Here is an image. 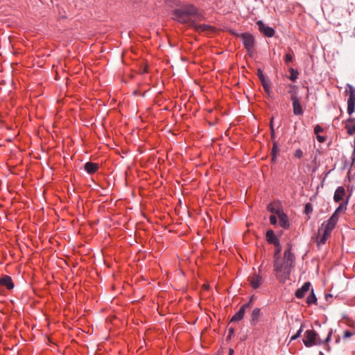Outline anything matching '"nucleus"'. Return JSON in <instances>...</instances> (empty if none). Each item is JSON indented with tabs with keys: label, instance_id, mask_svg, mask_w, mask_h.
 Here are the masks:
<instances>
[{
	"label": "nucleus",
	"instance_id": "1",
	"mask_svg": "<svg viewBox=\"0 0 355 355\" xmlns=\"http://www.w3.org/2000/svg\"><path fill=\"white\" fill-rule=\"evenodd\" d=\"M173 19L180 23L187 24L196 31H209L211 26L206 24H198L197 22L205 19L202 11L191 4H187L173 11Z\"/></svg>",
	"mask_w": 355,
	"mask_h": 355
},
{
	"label": "nucleus",
	"instance_id": "2",
	"mask_svg": "<svg viewBox=\"0 0 355 355\" xmlns=\"http://www.w3.org/2000/svg\"><path fill=\"white\" fill-rule=\"evenodd\" d=\"M345 209L346 205L340 204L329 220L322 224L321 227L318 230V234L317 236V243L318 246L324 245L326 243L327 239L329 238L332 230L338 223L340 213Z\"/></svg>",
	"mask_w": 355,
	"mask_h": 355
},
{
	"label": "nucleus",
	"instance_id": "3",
	"mask_svg": "<svg viewBox=\"0 0 355 355\" xmlns=\"http://www.w3.org/2000/svg\"><path fill=\"white\" fill-rule=\"evenodd\" d=\"M294 259V254L288 249L284 252L283 263L275 261L274 268L277 272V277L280 282H284L288 278Z\"/></svg>",
	"mask_w": 355,
	"mask_h": 355
},
{
	"label": "nucleus",
	"instance_id": "4",
	"mask_svg": "<svg viewBox=\"0 0 355 355\" xmlns=\"http://www.w3.org/2000/svg\"><path fill=\"white\" fill-rule=\"evenodd\" d=\"M331 335L332 330L330 329L326 339L322 340L318 337V334L313 329L307 330L304 333L303 343L307 347H311L314 345H321L325 343H328L331 340Z\"/></svg>",
	"mask_w": 355,
	"mask_h": 355
},
{
	"label": "nucleus",
	"instance_id": "5",
	"mask_svg": "<svg viewBox=\"0 0 355 355\" xmlns=\"http://www.w3.org/2000/svg\"><path fill=\"white\" fill-rule=\"evenodd\" d=\"M346 92L349 94L347 100V113L351 115L355 110V89L353 86L348 85Z\"/></svg>",
	"mask_w": 355,
	"mask_h": 355
},
{
	"label": "nucleus",
	"instance_id": "6",
	"mask_svg": "<svg viewBox=\"0 0 355 355\" xmlns=\"http://www.w3.org/2000/svg\"><path fill=\"white\" fill-rule=\"evenodd\" d=\"M257 25L258 26L259 31L266 37H271L275 35V30L272 28L265 24L263 21L259 20L257 21Z\"/></svg>",
	"mask_w": 355,
	"mask_h": 355
},
{
	"label": "nucleus",
	"instance_id": "7",
	"mask_svg": "<svg viewBox=\"0 0 355 355\" xmlns=\"http://www.w3.org/2000/svg\"><path fill=\"white\" fill-rule=\"evenodd\" d=\"M243 45L247 51H251L254 47V38L252 35L245 33L241 35Z\"/></svg>",
	"mask_w": 355,
	"mask_h": 355
},
{
	"label": "nucleus",
	"instance_id": "8",
	"mask_svg": "<svg viewBox=\"0 0 355 355\" xmlns=\"http://www.w3.org/2000/svg\"><path fill=\"white\" fill-rule=\"evenodd\" d=\"M291 101L293 104V114L297 116L302 115L304 110L300 103V99L298 97L293 96Z\"/></svg>",
	"mask_w": 355,
	"mask_h": 355
},
{
	"label": "nucleus",
	"instance_id": "9",
	"mask_svg": "<svg viewBox=\"0 0 355 355\" xmlns=\"http://www.w3.org/2000/svg\"><path fill=\"white\" fill-rule=\"evenodd\" d=\"M250 307V303H246L243 305H242L239 310L238 312H236L232 318L231 322H238L241 320L245 315V309Z\"/></svg>",
	"mask_w": 355,
	"mask_h": 355
},
{
	"label": "nucleus",
	"instance_id": "10",
	"mask_svg": "<svg viewBox=\"0 0 355 355\" xmlns=\"http://www.w3.org/2000/svg\"><path fill=\"white\" fill-rule=\"evenodd\" d=\"M248 281L250 282L251 286L254 289L258 288L262 284V278L259 275H254L249 277Z\"/></svg>",
	"mask_w": 355,
	"mask_h": 355
},
{
	"label": "nucleus",
	"instance_id": "11",
	"mask_svg": "<svg viewBox=\"0 0 355 355\" xmlns=\"http://www.w3.org/2000/svg\"><path fill=\"white\" fill-rule=\"evenodd\" d=\"M311 287L310 282H306L304 285L295 292L296 297L301 299L304 297L305 294L309 291Z\"/></svg>",
	"mask_w": 355,
	"mask_h": 355
},
{
	"label": "nucleus",
	"instance_id": "12",
	"mask_svg": "<svg viewBox=\"0 0 355 355\" xmlns=\"http://www.w3.org/2000/svg\"><path fill=\"white\" fill-rule=\"evenodd\" d=\"M0 286L6 287L8 290L14 288V284L10 276L5 275L0 278Z\"/></svg>",
	"mask_w": 355,
	"mask_h": 355
},
{
	"label": "nucleus",
	"instance_id": "13",
	"mask_svg": "<svg viewBox=\"0 0 355 355\" xmlns=\"http://www.w3.org/2000/svg\"><path fill=\"white\" fill-rule=\"evenodd\" d=\"M266 240L268 243L274 244L275 246H279V241L277 237L275 235L272 230H268L266 234Z\"/></svg>",
	"mask_w": 355,
	"mask_h": 355
},
{
	"label": "nucleus",
	"instance_id": "14",
	"mask_svg": "<svg viewBox=\"0 0 355 355\" xmlns=\"http://www.w3.org/2000/svg\"><path fill=\"white\" fill-rule=\"evenodd\" d=\"M84 168L89 174H93L98 170L99 165L96 163L88 162L85 163Z\"/></svg>",
	"mask_w": 355,
	"mask_h": 355
},
{
	"label": "nucleus",
	"instance_id": "15",
	"mask_svg": "<svg viewBox=\"0 0 355 355\" xmlns=\"http://www.w3.org/2000/svg\"><path fill=\"white\" fill-rule=\"evenodd\" d=\"M345 195V188L342 186L338 187L334 195V200L335 202H338L342 200Z\"/></svg>",
	"mask_w": 355,
	"mask_h": 355
},
{
	"label": "nucleus",
	"instance_id": "16",
	"mask_svg": "<svg viewBox=\"0 0 355 355\" xmlns=\"http://www.w3.org/2000/svg\"><path fill=\"white\" fill-rule=\"evenodd\" d=\"M278 218L279 220V225L283 228H288L289 227V223L287 216L282 211L279 213L278 215Z\"/></svg>",
	"mask_w": 355,
	"mask_h": 355
},
{
	"label": "nucleus",
	"instance_id": "17",
	"mask_svg": "<svg viewBox=\"0 0 355 355\" xmlns=\"http://www.w3.org/2000/svg\"><path fill=\"white\" fill-rule=\"evenodd\" d=\"M268 210L272 213L276 214L277 216L279 213H282V211L279 209V206L275 203H270L268 206Z\"/></svg>",
	"mask_w": 355,
	"mask_h": 355
},
{
	"label": "nucleus",
	"instance_id": "18",
	"mask_svg": "<svg viewBox=\"0 0 355 355\" xmlns=\"http://www.w3.org/2000/svg\"><path fill=\"white\" fill-rule=\"evenodd\" d=\"M259 315H260V309L255 308L254 309H253V311L252 312V315H251L252 322H257V320L259 318Z\"/></svg>",
	"mask_w": 355,
	"mask_h": 355
},
{
	"label": "nucleus",
	"instance_id": "19",
	"mask_svg": "<svg viewBox=\"0 0 355 355\" xmlns=\"http://www.w3.org/2000/svg\"><path fill=\"white\" fill-rule=\"evenodd\" d=\"M279 151V147L277 141L273 142L272 148V160L275 161L277 157V153Z\"/></svg>",
	"mask_w": 355,
	"mask_h": 355
},
{
	"label": "nucleus",
	"instance_id": "20",
	"mask_svg": "<svg viewBox=\"0 0 355 355\" xmlns=\"http://www.w3.org/2000/svg\"><path fill=\"white\" fill-rule=\"evenodd\" d=\"M290 89L288 90V93L291 94V100L292 101V98L293 96L298 97L297 89V87L293 85H289Z\"/></svg>",
	"mask_w": 355,
	"mask_h": 355
},
{
	"label": "nucleus",
	"instance_id": "21",
	"mask_svg": "<svg viewBox=\"0 0 355 355\" xmlns=\"http://www.w3.org/2000/svg\"><path fill=\"white\" fill-rule=\"evenodd\" d=\"M317 302V298L313 293V291L312 290L311 293L309 295V297L306 299V303L308 304H315Z\"/></svg>",
	"mask_w": 355,
	"mask_h": 355
},
{
	"label": "nucleus",
	"instance_id": "22",
	"mask_svg": "<svg viewBox=\"0 0 355 355\" xmlns=\"http://www.w3.org/2000/svg\"><path fill=\"white\" fill-rule=\"evenodd\" d=\"M261 85H262L265 92L269 94L271 92V87H270V83L267 80H265L264 82L261 83Z\"/></svg>",
	"mask_w": 355,
	"mask_h": 355
},
{
	"label": "nucleus",
	"instance_id": "23",
	"mask_svg": "<svg viewBox=\"0 0 355 355\" xmlns=\"http://www.w3.org/2000/svg\"><path fill=\"white\" fill-rule=\"evenodd\" d=\"M303 331V326L302 325L297 332L291 338V341L295 340L298 338Z\"/></svg>",
	"mask_w": 355,
	"mask_h": 355
},
{
	"label": "nucleus",
	"instance_id": "24",
	"mask_svg": "<svg viewBox=\"0 0 355 355\" xmlns=\"http://www.w3.org/2000/svg\"><path fill=\"white\" fill-rule=\"evenodd\" d=\"M294 156L296 158L300 159L303 156V152L301 149L298 148L295 151Z\"/></svg>",
	"mask_w": 355,
	"mask_h": 355
},
{
	"label": "nucleus",
	"instance_id": "25",
	"mask_svg": "<svg viewBox=\"0 0 355 355\" xmlns=\"http://www.w3.org/2000/svg\"><path fill=\"white\" fill-rule=\"evenodd\" d=\"M257 76H258V77H259V80H261V83L264 82L265 80H266V78H265V76H264V75H263V72H262V71L261 69H258V71H257Z\"/></svg>",
	"mask_w": 355,
	"mask_h": 355
},
{
	"label": "nucleus",
	"instance_id": "26",
	"mask_svg": "<svg viewBox=\"0 0 355 355\" xmlns=\"http://www.w3.org/2000/svg\"><path fill=\"white\" fill-rule=\"evenodd\" d=\"M323 132V128L319 125H317L315 126L314 128V133L318 135H319L320 132Z\"/></svg>",
	"mask_w": 355,
	"mask_h": 355
},
{
	"label": "nucleus",
	"instance_id": "27",
	"mask_svg": "<svg viewBox=\"0 0 355 355\" xmlns=\"http://www.w3.org/2000/svg\"><path fill=\"white\" fill-rule=\"evenodd\" d=\"M293 60V55L290 53H287L285 55V62L288 64Z\"/></svg>",
	"mask_w": 355,
	"mask_h": 355
},
{
	"label": "nucleus",
	"instance_id": "28",
	"mask_svg": "<svg viewBox=\"0 0 355 355\" xmlns=\"http://www.w3.org/2000/svg\"><path fill=\"white\" fill-rule=\"evenodd\" d=\"M354 335V333L348 331V330H346L344 332V334H343V338H350L351 336H352Z\"/></svg>",
	"mask_w": 355,
	"mask_h": 355
},
{
	"label": "nucleus",
	"instance_id": "29",
	"mask_svg": "<svg viewBox=\"0 0 355 355\" xmlns=\"http://www.w3.org/2000/svg\"><path fill=\"white\" fill-rule=\"evenodd\" d=\"M277 218L275 216L272 215L270 216V222L272 225H275L277 223Z\"/></svg>",
	"mask_w": 355,
	"mask_h": 355
},
{
	"label": "nucleus",
	"instance_id": "30",
	"mask_svg": "<svg viewBox=\"0 0 355 355\" xmlns=\"http://www.w3.org/2000/svg\"><path fill=\"white\" fill-rule=\"evenodd\" d=\"M316 138H317V140L320 143H322L326 140V138L324 137L321 136L320 135H316Z\"/></svg>",
	"mask_w": 355,
	"mask_h": 355
},
{
	"label": "nucleus",
	"instance_id": "31",
	"mask_svg": "<svg viewBox=\"0 0 355 355\" xmlns=\"http://www.w3.org/2000/svg\"><path fill=\"white\" fill-rule=\"evenodd\" d=\"M292 73L291 75L290 79L293 81H295L297 78V75L293 73L294 70L291 69Z\"/></svg>",
	"mask_w": 355,
	"mask_h": 355
},
{
	"label": "nucleus",
	"instance_id": "32",
	"mask_svg": "<svg viewBox=\"0 0 355 355\" xmlns=\"http://www.w3.org/2000/svg\"><path fill=\"white\" fill-rule=\"evenodd\" d=\"M248 51V55L250 57H252L254 54V47H252V49L251 51Z\"/></svg>",
	"mask_w": 355,
	"mask_h": 355
},
{
	"label": "nucleus",
	"instance_id": "33",
	"mask_svg": "<svg viewBox=\"0 0 355 355\" xmlns=\"http://www.w3.org/2000/svg\"><path fill=\"white\" fill-rule=\"evenodd\" d=\"M234 354V349L230 348L229 349V355H233Z\"/></svg>",
	"mask_w": 355,
	"mask_h": 355
},
{
	"label": "nucleus",
	"instance_id": "34",
	"mask_svg": "<svg viewBox=\"0 0 355 355\" xmlns=\"http://www.w3.org/2000/svg\"><path fill=\"white\" fill-rule=\"evenodd\" d=\"M271 134H272V137H273V136H274V130H273V128H272V132H271Z\"/></svg>",
	"mask_w": 355,
	"mask_h": 355
},
{
	"label": "nucleus",
	"instance_id": "35",
	"mask_svg": "<svg viewBox=\"0 0 355 355\" xmlns=\"http://www.w3.org/2000/svg\"><path fill=\"white\" fill-rule=\"evenodd\" d=\"M308 207H309V205H306V211H307Z\"/></svg>",
	"mask_w": 355,
	"mask_h": 355
}]
</instances>
